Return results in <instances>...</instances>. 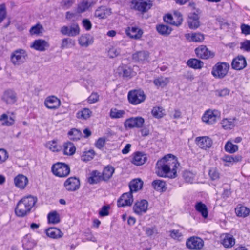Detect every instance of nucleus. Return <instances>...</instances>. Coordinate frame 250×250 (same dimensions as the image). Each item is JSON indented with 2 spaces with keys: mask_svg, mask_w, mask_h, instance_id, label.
Returning <instances> with one entry per match:
<instances>
[{
  "mask_svg": "<svg viewBox=\"0 0 250 250\" xmlns=\"http://www.w3.org/2000/svg\"><path fill=\"white\" fill-rule=\"evenodd\" d=\"M99 96L97 93H92L87 98V102L90 104H94L99 100Z\"/></svg>",
  "mask_w": 250,
  "mask_h": 250,
  "instance_id": "64",
  "label": "nucleus"
},
{
  "mask_svg": "<svg viewBox=\"0 0 250 250\" xmlns=\"http://www.w3.org/2000/svg\"><path fill=\"white\" fill-rule=\"evenodd\" d=\"M221 113L216 109H208L206 110L202 116V121L208 125L215 124L217 120L220 117Z\"/></svg>",
  "mask_w": 250,
  "mask_h": 250,
  "instance_id": "5",
  "label": "nucleus"
},
{
  "mask_svg": "<svg viewBox=\"0 0 250 250\" xmlns=\"http://www.w3.org/2000/svg\"><path fill=\"white\" fill-rule=\"evenodd\" d=\"M151 113L155 118H161L165 115V110L162 107L156 106L152 109Z\"/></svg>",
  "mask_w": 250,
  "mask_h": 250,
  "instance_id": "52",
  "label": "nucleus"
},
{
  "mask_svg": "<svg viewBox=\"0 0 250 250\" xmlns=\"http://www.w3.org/2000/svg\"><path fill=\"white\" fill-rule=\"evenodd\" d=\"M125 34L130 38L140 39L143 33V31L136 26L128 27L125 30Z\"/></svg>",
  "mask_w": 250,
  "mask_h": 250,
  "instance_id": "22",
  "label": "nucleus"
},
{
  "mask_svg": "<svg viewBox=\"0 0 250 250\" xmlns=\"http://www.w3.org/2000/svg\"><path fill=\"white\" fill-rule=\"evenodd\" d=\"M240 49L247 52H250V40H245L241 42Z\"/></svg>",
  "mask_w": 250,
  "mask_h": 250,
  "instance_id": "62",
  "label": "nucleus"
},
{
  "mask_svg": "<svg viewBox=\"0 0 250 250\" xmlns=\"http://www.w3.org/2000/svg\"><path fill=\"white\" fill-rule=\"evenodd\" d=\"M188 23L190 29H196L198 28L200 25L199 17L198 14L195 13L191 14L188 16Z\"/></svg>",
  "mask_w": 250,
  "mask_h": 250,
  "instance_id": "25",
  "label": "nucleus"
},
{
  "mask_svg": "<svg viewBox=\"0 0 250 250\" xmlns=\"http://www.w3.org/2000/svg\"><path fill=\"white\" fill-rule=\"evenodd\" d=\"M48 220L49 223L57 224L60 222V215L56 211L50 212L48 215Z\"/></svg>",
  "mask_w": 250,
  "mask_h": 250,
  "instance_id": "50",
  "label": "nucleus"
},
{
  "mask_svg": "<svg viewBox=\"0 0 250 250\" xmlns=\"http://www.w3.org/2000/svg\"><path fill=\"white\" fill-rule=\"evenodd\" d=\"M6 17V9L4 4H0V23Z\"/></svg>",
  "mask_w": 250,
  "mask_h": 250,
  "instance_id": "63",
  "label": "nucleus"
},
{
  "mask_svg": "<svg viewBox=\"0 0 250 250\" xmlns=\"http://www.w3.org/2000/svg\"><path fill=\"white\" fill-rule=\"evenodd\" d=\"M44 28L43 26L39 23L32 26L29 30V33L31 35L38 36L42 34Z\"/></svg>",
  "mask_w": 250,
  "mask_h": 250,
  "instance_id": "47",
  "label": "nucleus"
},
{
  "mask_svg": "<svg viewBox=\"0 0 250 250\" xmlns=\"http://www.w3.org/2000/svg\"><path fill=\"white\" fill-rule=\"evenodd\" d=\"M61 33L63 35L75 37L80 33V28L76 23H73L70 26H63L60 29Z\"/></svg>",
  "mask_w": 250,
  "mask_h": 250,
  "instance_id": "13",
  "label": "nucleus"
},
{
  "mask_svg": "<svg viewBox=\"0 0 250 250\" xmlns=\"http://www.w3.org/2000/svg\"><path fill=\"white\" fill-rule=\"evenodd\" d=\"M170 236L172 238L178 241H181L183 239V234L179 230H170Z\"/></svg>",
  "mask_w": 250,
  "mask_h": 250,
  "instance_id": "58",
  "label": "nucleus"
},
{
  "mask_svg": "<svg viewBox=\"0 0 250 250\" xmlns=\"http://www.w3.org/2000/svg\"><path fill=\"white\" fill-rule=\"evenodd\" d=\"M145 98L144 92L142 90H134L129 92L128 94L129 102L134 105L141 103L144 101Z\"/></svg>",
  "mask_w": 250,
  "mask_h": 250,
  "instance_id": "9",
  "label": "nucleus"
},
{
  "mask_svg": "<svg viewBox=\"0 0 250 250\" xmlns=\"http://www.w3.org/2000/svg\"><path fill=\"white\" fill-rule=\"evenodd\" d=\"M75 42L74 40L70 38H64L62 40L61 48H69L74 46Z\"/></svg>",
  "mask_w": 250,
  "mask_h": 250,
  "instance_id": "54",
  "label": "nucleus"
},
{
  "mask_svg": "<svg viewBox=\"0 0 250 250\" xmlns=\"http://www.w3.org/2000/svg\"><path fill=\"white\" fill-rule=\"evenodd\" d=\"M37 200L33 196H29L23 198L18 203L15 209L16 214L23 217L29 213L34 206Z\"/></svg>",
  "mask_w": 250,
  "mask_h": 250,
  "instance_id": "2",
  "label": "nucleus"
},
{
  "mask_svg": "<svg viewBox=\"0 0 250 250\" xmlns=\"http://www.w3.org/2000/svg\"><path fill=\"white\" fill-rule=\"evenodd\" d=\"M69 138L72 140H78L82 137V133L77 129L73 128L68 133Z\"/></svg>",
  "mask_w": 250,
  "mask_h": 250,
  "instance_id": "49",
  "label": "nucleus"
},
{
  "mask_svg": "<svg viewBox=\"0 0 250 250\" xmlns=\"http://www.w3.org/2000/svg\"><path fill=\"white\" fill-rule=\"evenodd\" d=\"M131 192L125 193L120 197L117 201L119 207L130 206L133 202V197Z\"/></svg>",
  "mask_w": 250,
  "mask_h": 250,
  "instance_id": "17",
  "label": "nucleus"
},
{
  "mask_svg": "<svg viewBox=\"0 0 250 250\" xmlns=\"http://www.w3.org/2000/svg\"><path fill=\"white\" fill-rule=\"evenodd\" d=\"M28 57L27 51L23 49H18L12 52L10 61L14 66H19L24 63Z\"/></svg>",
  "mask_w": 250,
  "mask_h": 250,
  "instance_id": "3",
  "label": "nucleus"
},
{
  "mask_svg": "<svg viewBox=\"0 0 250 250\" xmlns=\"http://www.w3.org/2000/svg\"><path fill=\"white\" fill-rule=\"evenodd\" d=\"M92 3L86 0H83L78 5L77 12L83 13L87 10L91 5Z\"/></svg>",
  "mask_w": 250,
  "mask_h": 250,
  "instance_id": "48",
  "label": "nucleus"
},
{
  "mask_svg": "<svg viewBox=\"0 0 250 250\" xmlns=\"http://www.w3.org/2000/svg\"><path fill=\"white\" fill-rule=\"evenodd\" d=\"M76 151V148L74 144L70 142H67L63 144V154L66 155H72Z\"/></svg>",
  "mask_w": 250,
  "mask_h": 250,
  "instance_id": "45",
  "label": "nucleus"
},
{
  "mask_svg": "<svg viewBox=\"0 0 250 250\" xmlns=\"http://www.w3.org/2000/svg\"><path fill=\"white\" fill-rule=\"evenodd\" d=\"M51 170L54 175L59 177H65L70 173V167L65 163L58 162L54 164Z\"/></svg>",
  "mask_w": 250,
  "mask_h": 250,
  "instance_id": "6",
  "label": "nucleus"
},
{
  "mask_svg": "<svg viewBox=\"0 0 250 250\" xmlns=\"http://www.w3.org/2000/svg\"><path fill=\"white\" fill-rule=\"evenodd\" d=\"M229 69V65L225 62H217L213 66L211 71V74L217 79H222L228 74Z\"/></svg>",
  "mask_w": 250,
  "mask_h": 250,
  "instance_id": "4",
  "label": "nucleus"
},
{
  "mask_svg": "<svg viewBox=\"0 0 250 250\" xmlns=\"http://www.w3.org/2000/svg\"><path fill=\"white\" fill-rule=\"evenodd\" d=\"M148 203L146 200L137 201L133 207L134 212L138 215H141L146 212L148 209Z\"/></svg>",
  "mask_w": 250,
  "mask_h": 250,
  "instance_id": "14",
  "label": "nucleus"
},
{
  "mask_svg": "<svg viewBox=\"0 0 250 250\" xmlns=\"http://www.w3.org/2000/svg\"><path fill=\"white\" fill-rule=\"evenodd\" d=\"M101 180H103V178L101 173L98 171L95 170L91 173L90 176L88 178V182L90 184H97Z\"/></svg>",
  "mask_w": 250,
  "mask_h": 250,
  "instance_id": "40",
  "label": "nucleus"
},
{
  "mask_svg": "<svg viewBox=\"0 0 250 250\" xmlns=\"http://www.w3.org/2000/svg\"><path fill=\"white\" fill-rule=\"evenodd\" d=\"M95 153L92 149L85 151L83 152L81 159L83 161L87 162L91 160L95 156Z\"/></svg>",
  "mask_w": 250,
  "mask_h": 250,
  "instance_id": "51",
  "label": "nucleus"
},
{
  "mask_svg": "<svg viewBox=\"0 0 250 250\" xmlns=\"http://www.w3.org/2000/svg\"><path fill=\"white\" fill-rule=\"evenodd\" d=\"M27 178L22 175L19 174L14 178V183L15 186L21 189H23L28 184Z\"/></svg>",
  "mask_w": 250,
  "mask_h": 250,
  "instance_id": "29",
  "label": "nucleus"
},
{
  "mask_svg": "<svg viewBox=\"0 0 250 250\" xmlns=\"http://www.w3.org/2000/svg\"><path fill=\"white\" fill-rule=\"evenodd\" d=\"M221 124L224 129L226 130L231 129L237 124L236 119L235 118L223 119Z\"/></svg>",
  "mask_w": 250,
  "mask_h": 250,
  "instance_id": "33",
  "label": "nucleus"
},
{
  "mask_svg": "<svg viewBox=\"0 0 250 250\" xmlns=\"http://www.w3.org/2000/svg\"><path fill=\"white\" fill-rule=\"evenodd\" d=\"M208 174L212 181H217L220 177L219 171L216 167L211 168L209 171Z\"/></svg>",
  "mask_w": 250,
  "mask_h": 250,
  "instance_id": "57",
  "label": "nucleus"
},
{
  "mask_svg": "<svg viewBox=\"0 0 250 250\" xmlns=\"http://www.w3.org/2000/svg\"><path fill=\"white\" fill-rule=\"evenodd\" d=\"M63 187L65 190L67 191H75L80 188V180L76 177H69L67 178L64 182Z\"/></svg>",
  "mask_w": 250,
  "mask_h": 250,
  "instance_id": "11",
  "label": "nucleus"
},
{
  "mask_svg": "<svg viewBox=\"0 0 250 250\" xmlns=\"http://www.w3.org/2000/svg\"><path fill=\"white\" fill-rule=\"evenodd\" d=\"M187 65L193 69H200L203 67L204 63L198 59H190L188 61Z\"/></svg>",
  "mask_w": 250,
  "mask_h": 250,
  "instance_id": "44",
  "label": "nucleus"
},
{
  "mask_svg": "<svg viewBox=\"0 0 250 250\" xmlns=\"http://www.w3.org/2000/svg\"><path fill=\"white\" fill-rule=\"evenodd\" d=\"M180 164L177 158L168 154L158 160L156 165L155 172L161 177L174 178L177 177V170Z\"/></svg>",
  "mask_w": 250,
  "mask_h": 250,
  "instance_id": "1",
  "label": "nucleus"
},
{
  "mask_svg": "<svg viewBox=\"0 0 250 250\" xmlns=\"http://www.w3.org/2000/svg\"><path fill=\"white\" fill-rule=\"evenodd\" d=\"M9 155L7 151L3 148L0 149V164L5 162L8 159Z\"/></svg>",
  "mask_w": 250,
  "mask_h": 250,
  "instance_id": "60",
  "label": "nucleus"
},
{
  "mask_svg": "<svg viewBox=\"0 0 250 250\" xmlns=\"http://www.w3.org/2000/svg\"><path fill=\"white\" fill-rule=\"evenodd\" d=\"M49 46V43L42 39H37L35 40L30 47L36 50L44 51Z\"/></svg>",
  "mask_w": 250,
  "mask_h": 250,
  "instance_id": "24",
  "label": "nucleus"
},
{
  "mask_svg": "<svg viewBox=\"0 0 250 250\" xmlns=\"http://www.w3.org/2000/svg\"><path fill=\"white\" fill-rule=\"evenodd\" d=\"M92 112L88 108H83L76 113V117L82 120H86L90 118Z\"/></svg>",
  "mask_w": 250,
  "mask_h": 250,
  "instance_id": "31",
  "label": "nucleus"
},
{
  "mask_svg": "<svg viewBox=\"0 0 250 250\" xmlns=\"http://www.w3.org/2000/svg\"><path fill=\"white\" fill-rule=\"evenodd\" d=\"M164 20L166 22L178 26L181 24L183 21V18L181 13L178 11H176L174 12L173 15H166L164 17Z\"/></svg>",
  "mask_w": 250,
  "mask_h": 250,
  "instance_id": "10",
  "label": "nucleus"
},
{
  "mask_svg": "<svg viewBox=\"0 0 250 250\" xmlns=\"http://www.w3.org/2000/svg\"><path fill=\"white\" fill-rule=\"evenodd\" d=\"M1 100L6 104H13L17 100V94L11 89H8L4 91L1 96Z\"/></svg>",
  "mask_w": 250,
  "mask_h": 250,
  "instance_id": "15",
  "label": "nucleus"
},
{
  "mask_svg": "<svg viewBox=\"0 0 250 250\" xmlns=\"http://www.w3.org/2000/svg\"><path fill=\"white\" fill-rule=\"evenodd\" d=\"M144 230L148 236H154L158 233L156 228L154 227H146L144 229Z\"/></svg>",
  "mask_w": 250,
  "mask_h": 250,
  "instance_id": "59",
  "label": "nucleus"
},
{
  "mask_svg": "<svg viewBox=\"0 0 250 250\" xmlns=\"http://www.w3.org/2000/svg\"><path fill=\"white\" fill-rule=\"evenodd\" d=\"M147 159L146 155L141 152L137 151L132 154L131 162L136 166H141L145 163Z\"/></svg>",
  "mask_w": 250,
  "mask_h": 250,
  "instance_id": "21",
  "label": "nucleus"
},
{
  "mask_svg": "<svg viewBox=\"0 0 250 250\" xmlns=\"http://www.w3.org/2000/svg\"><path fill=\"white\" fill-rule=\"evenodd\" d=\"M185 38L189 42H200L204 40V35L199 32L190 33L185 34Z\"/></svg>",
  "mask_w": 250,
  "mask_h": 250,
  "instance_id": "27",
  "label": "nucleus"
},
{
  "mask_svg": "<svg viewBox=\"0 0 250 250\" xmlns=\"http://www.w3.org/2000/svg\"><path fill=\"white\" fill-rule=\"evenodd\" d=\"M107 55L110 59L115 58L121 54V48L115 45H110L106 49Z\"/></svg>",
  "mask_w": 250,
  "mask_h": 250,
  "instance_id": "28",
  "label": "nucleus"
},
{
  "mask_svg": "<svg viewBox=\"0 0 250 250\" xmlns=\"http://www.w3.org/2000/svg\"><path fill=\"white\" fill-rule=\"evenodd\" d=\"M195 51L197 57L203 59H207L214 56V54L204 45L199 46L196 48Z\"/></svg>",
  "mask_w": 250,
  "mask_h": 250,
  "instance_id": "23",
  "label": "nucleus"
},
{
  "mask_svg": "<svg viewBox=\"0 0 250 250\" xmlns=\"http://www.w3.org/2000/svg\"><path fill=\"white\" fill-rule=\"evenodd\" d=\"M204 245L203 240L197 236L190 237L186 241L187 247L189 249L200 250L203 248Z\"/></svg>",
  "mask_w": 250,
  "mask_h": 250,
  "instance_id": "12",
  "label": "nucleus"
},
{
  "mask_svg": "<svg viewBox=\"0 0 250 250\" xmlns=\"http://www.w3.org/2000/svg\"><path fill=\"white\" fill-rule=\"evenodd\" d=\"M114 172V168L113 167L108 166L106 167L103 170L102 177L103 180L106 181L109 179Z\"/></svg>",
  "mask_w": 250,
  "mask_h": 250,
  "instance_id": "46",
  "label": "nucleus"
},
{
  "mask_svg": "<svg viewBox=\"0 0 250 250\" xmlns=\"http://www.w3.org/2000/svg\"><path fill=\"white\" fill-rule=\"evenodd\" d=\"M44 104L48 109H56L60 106L61 101L56 96H50L45 99Z\"/></svg>",
  "mask_w": 250,
  "mask_h": 250,
  "instance_id": "18",
  "label": "nucleus"
},
{
  "mask_svg": "<svg viewBox=\"0 0 250 250\" xmlns=\"http://www.w3.org/2000/svg\"><path fill=\"white\" fill-rule=\"evenodd\" d=\"M153 5L151 0H133L131 1L132 8L141 13L147 12Z\"/></svg>",
  "mask_w": 250,
  "mask_h": 250,
  "instance_id": "7",
  "label": "nucleus"
},
{
  "mask_svg": "<svg viewBox=\"0 0 250 250\" xmlns=\"http://www.w3.org/2000/svg\"><path fill=\"white\" fill-rule=\"evenodd\" d=\"M16 116L13 112H7L0 116V122L3 126H10L15 122Z\"/></svg>",
  "mask_w": 250,
  "mask_h": 250,
  "instance_id": "16",
  "label": "nucleus"
},
{
  "mask_svg": "<svg viewBox=\"0 0 250 250\" xmlns=\"http://www.w3.org/2000/svg\"><path fill=\"white\" fill-rule=\"evenodd\" d=\"M45 233L48 237L52 239H59L63 235V233L60 229L55 227L49 228L46 229L45 230Z\"/></svg>",
  "mask_w": 250,
  "mask_h": 250,
  "instance_id": "26",
  "label": "nucleus"
},
{
  "mask_svg": "<svg viewBox=\"0 0 250 250\" xmlns=\"http://www.w3.org/2000/svg\"><path fill=\"white\" fill-rule=\"evenodd\" d=\"M230 89L226 87L218 89L215 91V96L221 98H226L230 94Z\"/></svg>",
  "mask_w": 250,
  "mask_h": 250,
  "instance_id": "53",
  "label": "nucleus"
},
{
  "mask_svg": "<svg viewBox=\"0 0 250 250\" xmlns=\"http://www.w3.org/2000/svg\"><path fill=\"white\" fill-rule=\"evenodd\" d=\"M250 212V209L244 206L239 205L235 208V213L239 217H245L249 214Z\"/></svg>",
  "mask_w": 250,
  "mask_h": 250,
  "instance_id": "41",
  "label": "nucleus"
},
{
  "mask_svg": "<svg viewBox=\"0 0 250 250\" xmlns=\"http://www.w3.org/2000/svg\"><path fill=\"white\" fill-rule=\"evenodd\" d=\"M169 78L160 77L155 79L153 81V83L157 88H163L169 83Z\"/></svg>",
  "mask_w": 250,
  "mask_h": 250,
  "instance_id": "39",
  "label": "nucleus"
},
{
  "mask_svg": "<svg viewBox=\"0 0 250 250\" xmlns=\"http://www.w3.org/2000/svg\"><path fill=\"white\" fill-rule=\"evenodd\" d=\"M225 150L229 153H234L238 149L237 145L233 144L231 142L228 141L225 146Z\"/></svg>",
  "mask_w": 250,
  "mask_h": 250,
  "instance_id": "56",
  "label": "nucleus"
},
{
  "mask_svg": "<svg viewBox=\"0 0 250 250\" xmlns=\"http://www.w3.org/2000/svg\"><path fill=\"white\" fill-rule=\"evenodd\" d=\"M157 31L161 35H168L171 32V29L168 26L163 24H160L157 26Z\"/></svg>",
  "mask_w": 250,
  "mask_h": 250,
  "instance_id": "55",
  "label": "nucleus"
},
{
  "mask_svg": "<svg viewBox=\"0 0 250 250\" xmlns=\"http://www.w3.org/2000/svg\"><path fill=\"white\" fill-rule=\"evenodd\" d=\"M125 112L124 110L118 109L117 108H112L110 109L109 116L112 119H118L124 117Z\"/></svg>",
  "mask_w": 250,
  "mask_h": 250,
  "instance_id": "34",
  "label": "nucleus"
},
{
  "mask_svg": "<svg viewBox=\"0 0 250 250\" xmlns=\"http://www.w3.org/2000/svg\"><path fill=\"white\" fill-rule=\"evenodd\" d=\"M247 66L245 58L242 55H239L234 58L232 61V68L236 70H241Z\"/></svg>",
  "mask_w": 250,
  "mask_h": 250,
  "instance_id": "19",
  "label": "nucleus"
},
{
  "mask_svg": "<svg viewBox=\"0 0 250 250\" xmlns=\"http://www.w3.org/2000/svg\"><path fill=\"white\" fill-rule=\"evenodd\" d=\"M196 210L200 213L202 216L206 219L208 216V210L206 205L201 202H197L195 205Z\"/></svg>",
  "mask_w": 250,
  "mask_h": 250,
  "instance_id": "32",
  "label": "nucleus"
},
{
  "mask_svg": "<svg viewBox=\"0 0 250 250\" xmlns=\"http://www.w3.org/2000/svg\"><path fill=\"white\" fill-rule=\"evenodd\" d=\"M222 244L226 248H230L235 244V239L230 234H226L222 239Z\"/></svg>",
  "mask_w": 250,
  "mask_h": 250,
  "instance_id": "43",
  "label": "nucleus"
},
{
  "mask_svg": "<svg viewBox=\"0 0 250 250\" xmlns=\"http://www.w3.org/2000/svg\"><path fill=\"white\" fill-rule=\"evenodd\" d=\"M92 38L88 35H82L78 40L79 44L81 46L87 47L93 43Z\"/></svg>",
  "mask_w": 250,
  "mask_h": 250,
  "instance_id": "42",
  "label": "nucleus"
},
{
  "mask_svg": "<svg viewBox=\"0 0 250 250\" xmlns=\"http://www.w3.org/2000/svg\"><path fill=\"white\" fill-rule=\"evenodd\" d=\"M45 146L47 148L54 152H59L61 149V146L58 144L57 140H56L47 142Z\"/></svg>",
  "mask_w": 250,
  "mask_h": 250,
  "instance_id": "37",
  "label": "nucleus"
},
{
  "mask_svg": "<svg viewBox=\"0 0 250 250\" xmlns=\"http://www.w3.org/2000/svg\"><path fill=\"white\" fill-rule=\"evenodd\" d=\"M149 57L148 53L145 51H138L132 55L134 61L140 62H144L147 60Z\"/></svg>",
  "mask_w": 250,
  "mask_h": 250,
  "instance_id": "30",
  "label": "nucleus"
},
{
  "mask_svg": "<svg viewBox=\"0 0 250 250\" xmlns=\"http://www.w3.org/2000/svg\"><path fill=\"white\" fill-rule=\"evenodd\" d=\"M152 186L157 191L163 192L167 189L166 182L162 180H154L152 183Z\"/></svg>",
  "mask_w": 250,
  "mask_h": 250,
  "instance_id": "38",
  "label": "nucleus"
},
{
  "mask_svg": "<svg viewBox=\"0 0 250 250\" xmlns=\"http://www.w3.org/2000/svg\"><path fill=\"white\" fill-rule=\"evenodd\" d=\"M183 177L187 182L191 183L193 182L194 175L190 171H187L184 173Z\"/></svg>",
  "mask_w": 250,
  "mask_h": 250,
  "instance_id": "61",
  "label": "nucleus"
},
{
  "mask_svg": "<svg viewBox=\"0 0 250 250\" xmlns=\"http://www.w3.org/2000/svg\"><path fill=\"white\" fill-rule=\"evenodd\" d=\"M143 182L140 179H137L131 181L129 184L130 192H136L141 189L143 187Z\"/></svg>",
  "mask_w": 250,
  "mask_h": 250,
  "instance_id": "36",
  "label": "nucleus"
},
{
  "mask_svg": "<svg viewBox=\"0 0 250 250\" xmlns=\"http://www.w3.org/2000/svg\"><path fill=\"white\" fill-rule=\"evenodd\" d=\"M111 13L110 9L104 7H101L95 11V16L99 19H104L109 16Z\"/></svg>",
  "mask_w": 250,
  "mask_h": 250,
  "instance_id": "35",
  "label": "nucleus"
},
{
  "mask_svg": "<svg viewBox=\"0 0 250 250\" xmlns=\"http://www.w3.org/2000/svg\"><path fill=\"white\" fill-rule=\"evenodd\" d=\"M195 142L200 148L204 150L209 148L212 145L211 139L208 136L196 137Z\"/></svg>",
  "mask_w": 250,
  "mask_h": 250,
  "instance_id": "20",
  "label": "nucleus"
},
{
  "mask_svg": "<svg viewBox=\"0 0 250 250\" xmlns=\"http://www.w3.org/2000/svg\"><path fill=\"white\" fill-rule=\"evenodd\" d=\"M145 122V120L142 117H131L125 120L124 122V127L126 129L134 128H141Z\"/></svg>",
  "mask_w": 250,
  "mask_h": 250,
  "instance_id": "8",
  "label": "nucleus"
}]
</instances>
